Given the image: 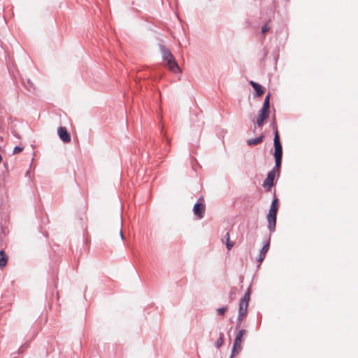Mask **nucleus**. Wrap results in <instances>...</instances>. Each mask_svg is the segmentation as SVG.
<instances>
[{
    "mask_svg": "<svg viewBox=\"0 0 358 358\" xmlns=\"http://www.w3.org/2000/svg\"><path fill=\"white\" fill-rule=\"evenodd\" d=\"M245 333V330L242 329L239 330L238 334H236L234 341L230 358H232L233 356L238 354L241 352V350L242 349V348H241L242 338Z\"/></svg>",
    "mask_w": 358,
    "mask_h": 358,
    "instance_id": "1",
    "label": "nucleus"
},
{
    "mask_svg": "<svg viewBox=\"0 0 358 358\" xmlns=\"http://www.w3.org/2000/svg\"><path fill=\"white\" fill-rule=\"evenodd\" d=\"M270 98L271 94L268 93L264 98L262 107L259 110L258 116L268 119L271 113L270 110Z\"/></svg>",
    "mask_w": 358,
    "mask_h": 358,
    "instance_id": "2",
    "label": "nucleus"
},
{
    "mask_svg": "<svg viewBox=\"0 0 358 358\" xmlns=\"http://www.w3.org/2000/svg\"><path fill=\"white\" fill-rule=\"evenodd\" d=\"M277 173L274 172V170H271L267 173L266 179L263 182V187L266 189V191H270L272 187L274 185V180L275 178V176Z\"/></svg>",
    "mask_w": 358,
    "mask_h": 358,
    "instance_id": "3",
    "label": "nucleus"
},
{
    "mask_svg": "<svg viewBox=\"0 0 358 358\" xmlns=\"http://www.w3.org/2000/svg\"><path fill=\"white\" fill-rule=\"evenodd\" d=\"M274 157H282V145L280 142L279 134H276L273 138Z\"/></svg>",
    "mask_w": 358,
    "mask_h": 358,
    "instance_id": "4",
    "label": "nucleus"
},
{
    "mask_svg": "<svg viewBox=\"0 0 358 358\" xmlns=\"http://www.w3.org/2000/svg\"><path fill=\"white\" fill-rule=\"evenodd\" d=\"M268 222V229L269 231L271 237V234L275 231L276 222H277V214L268 213L266 215Z\"/></svg>",
    "mask_w": 358,
    "mask_h": 358,
    "instance_id": "5",
    "label": "nucleus"
},
{
    "mask_svg": "<svg viewBox=\"0 0 358 358\" xmlns=\"http://www.w3.org/2000/svg\"><path fill=\"white\" fill-rule=\"evenodd\" d=\"M194 214L199 219H201L204 216L206 206L204 203H195L193 206Z\"/></svg>",
    "mask_w": 358,
    "mask_h": 358,
    "instance_id": "6",
    "label": "nucleus"
},
{
    "mask_svg": "<svg viewBox=\"0 0 358 358\" xmlns=\"http://www.w3.org/2000/svg\"><path fill=\"white\" fill-rule=\"evenodd\" d=\"M59 138L65 143L71 141V134L65 127H59L57 129Z\"/></svg>",
    "mask_w": 358,
    "mask_h": 358,
    "instance_id": "7",
    "label": "nucleus"
},
{
    "mask_svg": "<svg viewBox=\"0 0 358 358\" xmlns=\"http://www.w3.org/2000/svg\"><path fill=\"white\" fill-rule=\"evenodd\" d=\"M270 241H271V237L269 236L266 241H265L263 247L262 248L259 254L258 255V257L257 259V261L259 263H262V261L264 259L266 252L269 250L270 247Z\"/></svg>",
    "mask_w": 358,
    "mask_h": 358,
    "instance_id": "8",
    "label": "nucleus"
},
{
    "mask_svg": "<svg viewBox=\"0 0 358 358\" xmlns=\"http://www.w3.org/2000/svg\"><path fill=\"white\" fill-rule=\"evenodd\" d=\"M165 62H166L169 69L174 73H180L181 71L179 65L176 61L174 57H173V58H170L168 60H166Z\"/></svg>",
    "mask_w": 358,
    "mask_h": 358,
    "instance_id": "9",
    "label": "nucleus"
},
{
    "mask_svg": "<svg viewBox=\"0 0 358 358\" xmlns=\"http://www.w3.org/2000/svg\"><path fill=\"white\" fill-rule=\"evenodd\" d=\"M249 83L255 90L254 96L255 97H259L263 95V94L264 93V90L263 87L260 84L253 80H250Z\"/></svg>",
    "mask_w": 358,
    "mask_h": 358,
    "instance_id": "10",
    "label": "nucleus"
},
{
    "mask_svg": "<svg viewBox=\"0 0 358 358\" xmlns=\"http://www.w3.org/2000/svg\"><path fill=\"white\" fill-rule=\"evenodd\" d=\"M279 208V200L275 195V190L273 193V200L271 201L270 208L268 213L278 214Z\"/></svg>",
    "mask_w": 358,
    "mask_h": 358,
    "instance_id": "11",
    "label": "nucleus"
},
{
    "mask_svg": "<svg viewBox=\"0 0 358 358\" xmlns=\"http://www.w3.org/2000/svg\"><path fill=\"white\" fill-rule=\"evenodd\" d=\"M159 49L164 61L173 58V55L171 51L163 44H159Z\"/></svg>",
    "mask_w": 358,
    "mask_h": 358,
    "instance_id": "12",
    "label": "nucleus"
},
{
    "mask_svg": "<svg viewBox=\"0 0 358 358\" xmlns=\"http://www.w3.org/2000/svg\"><path fill=\"white\" fill-rule=\"evenodd\" d=\"M250 299V287H249L244 294L243 296L241 299L238 306L248 307L249 301Z\"/></svg>",
    "mask_w": 358,
    "mask_h": 358,
    "instance_id": "13",
    "label": "nucleus"
},
{
    "mask_svg": "<svg viewBox=\"0 0 358 358\" xmlns=\"http://www.w3.org/2000/svg\"><path fill=\"white\" fill-rule=\"evenodd\" d=\"M264 138V135L261 134L258 137L248 139L247 141V144L250 146L257 145L261 143L263 141Z\"/></svg>",
    "mask_w": 358,
    "mask_h": 358,
    "instance_id": "14",
    "label": "nucleus"
},
{
    "mask_svg": "<svg viewBox=\"0 0 358 358\" xmlns=\"http://www.w3.org/2000/svg\"><path fill=\"white\" fill-rule=\"evenodd\" d=\"M275 159V166L272 170H274V172L277 173V177L280 176V167L282 165V157H274Z\"/></svg>",
    "mask_w": 358,
    "mask_h": 358,
    "instance_id": "15",
    "label": "nucleus"
},
{
    "mask_svg": "<svg viewBox=\"0 0 358 358\" xmlns=\"http://www.w3.org/2000/svg\"><path fill=\"white\" fill-rule=\"evenodd\" d=\"M8 262V256L5 253L3 250H0V268L6 266Z\"/></svg>",
    "mask_w": 358,
    "mask_h": 358,
    "instance_id": "16",
    "label": "nucleus"
},
{
    "mask_svg": "<svg viewBox=\"0 0 358 358\" xmlns=\"http://www.w3.org/2000/svg\"><path fill=\"white\" fill-rule=\"evenodd\" d=\"M29 344L28 342L24 343L22 345H21L19 348L17 352L12 353L10 356L12 357V358H16L17 355L22 353L24 349L29 348Z\"/></svg>",
    "mask_w": 358,
    "mask_h": 358,
    "instance_id": "17",
    "label": "nucleus"
},
{
    "mask_svg": "<svg viewBox=\"0 0 358 358\" xmlns=\"http://www.w3.org/2000/svg\"><path fill=\"white\" fill-rule=\"evenodd\" d=\"M248 313V307L238 306V315L239 317L243 318Z\"/></svg>",
    "mask_w": 358,
    "mask_h": 358,
    "instance_id": "18",
    "label": "nucleus"
},
{
    "mask_svg": "<svg viewBox=\"0 0 358 358\" xmlns=\"http://www.w3.org/2000/svg\"><path fill=\"white\" fill-rule=\"evenodd\" d=\"M223 337H224L223 333L220 332V335H219V338H218V339L217 340V341L215 343V347L217 348H220L222 345V344H223Z\"/></svg>",
    "mask_w": 358,
    "mask_h": 358,
    "instance_id": "19",
    "label": "nucleus"
},
{
    "mask_svg": "<svg viewBox=\"0 0 358 358\" xmlns=\"http://www.w3.org/2000/svg\"><path fill=\"white\" fill-rule=\"evenodd\" d=\"M270 126L272 127L273 130L274 136H275L276 134H279L275 116L273 117Z\"/></svg>",
    "mask_w": 358,
    "mask_h": 358,
    "instance_id": "20",
    "label": "nucleus"
},
{
    "mask_svg": "<svg viewBox=\"0 0 358 358\" xmlns=\"http://www.w3.org/2000/svg\"><path fill=\"white\" fill-rule=\"evenodd\" d=\"M269 21L266 22L262 27V33L266 34L267 33L270 29L271 27L268 25Z\"/></svg>",
    "mask_w": 358,
    "mask_h": 358,
    "instance_id": "21",
    "label": "nucleus"
},
{
    "mask_svg": "<svg viewBox=\"0 0 358 358\" xmlns=\"http://www.w3.org/2000/svg\"><path fill=\"white\" fill-rule=\"evenodd\" d=\"M27 84H28V86H27V85L24 84L25 87H27V90H28L29 92H32V90H34V86H33V85H34L33 83L31 81V80H30V79H27Z\"/></svg>",
    "mask_w": 358,
    "mask_h": 358,
    "instance_id": "22",
    "label": "nucleus"
},
{
    "mask_svg": "<svg viewBox=\"0 0 358 358\" xmlns=\"http://www.w3.org/2000/svg\"><path fill=\"white\" fill-rule=\"evenodd\" d=\"M227 310V307H221V308H219L217 309V315H224L226 312Z\"/></svg>",
    "mask_w": 358,
    "mask_h": 358,
    "instance_id": "23",
    "label": "nucleus"
},
{
    "mask_svg": "<svg viewBox=\"0 0 358 358\" xmlns=\"http://www.w3.org/2000/svg\"><path fill=\"white\" fill-rule=\"evenodd\" d=\"M266 119L264 118V117H261L259 116H257V121H256V124L259 127H261L263 126L264 124V121L266 120Z\"/></svg>",
    "mask_w": 358,
    "mask_h": 358,
    "instance_id": "24",
    "label": "nucleus"
},
{
    "mask_svg": "<svg viewBox=\"0 0 358 358\" xmlns=\"http://www.w3.org/2000/svg\"><path fill=\"white\" fill-rule=\"evenodd\" d=\"M24 148L20 146H15L13 149V154H17L23 150Z\"/></svg>",
    "mask_w": 358,
    "mask_h": 358,
    "instance_id": "25",
    "label": "nucleus"
},
{
    "mask_svg": "<svg viewBox=\"0 0 358 358\" xmlns=\"http://www.w3.org/2000/svg\"><path fill=\"white\" fill-rule=\"evenodd\" d=\"M234 243L232 241L226 242V248H227L228 250H231V248L234 247Z\"/></svg>",
    "mask_w": 358,
    "mask_h": 358,
    "instance_id": "26",
    "label": "nucleus"
},
{
    "mask_svg": "<svg viewBox=\"0 0 358 358\" xmlns=\"http://www.w3.org/2000/svg\"><path fill=\"white\" fill-rule=\"evenodd\" d=\"M223 241L228 242L230 241V234L229 231L227 232L226 234L224 236Z\"/></svg>",
    "mask_w": 358,
    "mask_h": 358,
    "instance_id": "27",
    "label": "nucleus"
},
{
    "mask_svg": "<svg viewBox=\"0 0 358 358\" xmlns=\"http://www.w3.org/2000/svg\"><path fill=\"white\" fill-rule=\"evenodd\" d=\"M243 319V318L239 317V316H238V317H237V321L238 322H237V324H236V329H237L240 327L241 322H242Z\"/></svg>",
    "mask_w": 358,
    "mask_h": 358,
    "instance_id": "28",
    "label": "nucleus"
},
{
    "mask_svg": "<svg viewBox=\"0 0 358 358\" xmlns=\"http://www.w3.org/2000/svg\"><path fill=\"white\" fill-rule=\"evenodd\" d=\"M196 203H204V199L203 196H200Z\"/></svg>",
    "mask_w": 358,
    "mask_h": 358,
    "instance_id": "29",
    "label": "nucleus"
},
{
    "mask_svg": "<svg viewBox=\"0 0 358 358\" xmlns=\"http://www.w3.org/2000/svg\"><path fill=\"white\" fill-rule=\"evenodd\" d=\"M12 134H13V135L14 136H15V137H17V138H20V136L17 134V133L15 131H12Z\"/></svg>",
    "mask_w": 358,
    "mask_h": 358,
    "instance_id": "30",
    "label": "nucleus"
},
{
    "mask_svg": "<svg viewBox=\"0 0 358 358\" xmlns=\"http://www.w3.org/2000/svg\"><path fill=\"white\" fill-rule=\"evenodd\" d=\"M120 234L121 238L123 240L124 239V235L122 234V229H120Z\"/></svg>",
    "mask_w": 358,
    "mask_h": 358,
    "instance_id": "31",
    "label": "nucleus"
},
{
    "mask_svg": "<svg viewBox=\"0 0 358 358\" xmlns=\"http://www.w3.org/2000/svg\"><path fill=\"white\" fill-rule=\"evenodd\" d=\"M166 143H167V144H169V143H170V141H169V140L167 138H166Z\"/></svg>",
    "mask_w": 358,
    "mask_h": 358,
    "instance_id": "32",
    "label": "nucleus"
}]
</instances>
